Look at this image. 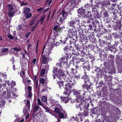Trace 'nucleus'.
Segmentation results:
<instances>
[{
    "label": "nucleus",
    "instance_id": "nucleus-5",
    "mask_svg": "<svg viewBox=\"0 0 122 122\" xmlns=\"http://www.w3.org/2000/svg\"><path fill=\"white\" fill-rule=\"evenodd\" d=\"M85 83L82 86L83 89L84 90H88L90 88V86L88 85V81H87L86 82L85 81V80L84 81Z\"/></svg>",
    "mask_w": 122,
    "mask_h": 122
},
{
    "label": "nucleus",
    "instance_id": "nucleus-15",
    "mask_svg": "<svg viewBox=\"0 0 122 122\" xmlns=\"http://www.w3.org/2000/svg\"><path fill=\"white\" fill-rule=\"evenodd\" d=\"M103 5H110V2L109 0H103Z\"/></svg>",
    "mask_w": 122,
    "mask_h": 122
},
{
    "label": "nucleus",
    "instance_id": "nucleus-41",
    "mask_svg": "<svg viewBox=\"0 0 122 122\" xmlns=\"http://www.w3.org/2000/svg\"><path fill=\"white\" fill-rule=\"evenodd\" d=\"M37 104L39 105H40L41 106H42L43 105L41 103V100L39 98H38L37 99Z\"/></svg>",
    "mask_w": 122,
    "mask_h": 122
},
{
    "label": "nucleus",
    "instance_id": "nucleus-46",
    "mask_svg": "<svg viewBox=\"0 0 122 122\" xmlns=\"http://www.w3.org/2000/svg\"><path fill=\"white\" fill-rule=\"evenodd\" d=\"M57 69L55 67H53V72L54 73H55L57 71Z\"/></svg>",
    "mask_w": 122,
    "mask_h": 122
},
{
    "label": "nucleus",
    "instance_id": "nucleus-54",
    "mask_svg": "<svg viewBox=\"0 0 122 122\" xmlns=\"http://www.w3.org/2000/svg\"><path fill=\"white\" fill-rule=\"evenodd\" d=\"M115 47H114V48H112V47H109V50L111 51V52H113V49H115Z\"/></svg>",
    "mask_w": 122,
    "mask_h": 122
},
{
    "label": "nucleus",
    "instance_id": "nucleus-8",
    "mask_svg": "<svg viewBox=\"0 0 122 122\" xmlns=\"http://www.w3.org/2000/svg\"><path fill=\"white\" fill-rule=\"evenodd\" d=\"M14 50V54L16 56H19L18 53L19 51L21 50V49L20 47H15L13 48Z\"/></svg>",
    "mask_w": 122,
    "mask_h": 122
},
{
    "label": "nucleus",
    "instance_id": "nucleus-55",
    "mask_svg": "<svg viewBox=\"0 0 122 122\" xmlns=\"http://www.w3.org/2000/svg\"><path fill=\"white\" fill-rule=\"evenodd\" d=\"M57 107H58L60 109H62V106L61 105H60L59 104H57L56 105Z\"/></svg>",
    "mask_w": 122,
    "mask_h": 122
},
{
    "label": "nucleus",
    "instance_id": "nucleus-1",
    "mask_svg": "<svg viewBox=\"0 0 122 122\" xmlns=\"http://www.w3.org/2000/svg\"><path fill=\"white\" fill-rule=\"evenodd\" d=\"M65 92L63 93L65 94H68L71 93V91H73L74 94L76 95L77 99H78L81 101V103L76 106L77 108H80L81 110L85 105V102L84 100V97H82L80 93L79 92L75 90L74 88L73 83H67L65 85Z\"/></svg>",
    "mask_w": 122,
    "mask_h": 122
},
{
    "label": "nucleus",
    "instance_id": "nucleus-35",
    "mask_svg": "<svg viewBox=\"0 0 122 122\" xmlns=\"http://www.w3.org/2000/svg\"><path fill=\"white\" fill-rule=\"evenodd\" d=\"M76 49L78 51H81V48L80 46L79 45H75Z\"/></svg>",
    "mask_w": 122,
    "mask_h": 122
},
{
    "label": "nucleus",
    "instance_id": "nucleus-18",
    "mask_svg": "<svg viewBox=\"0 0 122 122\" xmlns=\"http://www.w3.org/2000/svg\"><path fill=\"white\" fill-rule=\"evenodd\" d=\"M25 106L26 107H28V108L29 110H30V100L29 99H27L25 103Z\"/></svg>",
    "mask_w": 122,
    "mask_h": 122
},
{
    "label": "nucleus",
    "instance_id": "nucleus-27",
    "mask_svg": "<svg viewBox=\"0 0 122 122\" xmlns=\"http://www.w3.org/2000/svg\"><path fill=\"white\" fill-rule=\"evenodd\" d=\"M80 76L82 79H85L86 77V72H84V73H82L80 75Z\"/></svg>",
    "mask_w": 122,
    "mask_h": 122
},
{
    "label": "nucleus",
    "instance_id": "nucleus-21",
    "mask_svg": "<svg viewBox=\"0 0 122 122\" xmlns=\"http://www.w3.org/2000/svg\"><path fill=\"white\" fill-rule=\"evenodd\" d=\"M75 22L74 21L72 20L70 21L69 23V25L71 26L73 28H75Z\"/></svg>",
    "mask_w": 122,
    "mask_h": 122
},
{
    "label": "nucleus",
    "instance_id": "nucleus-38",
    "mask_svg": "<svg viewBox=\"0 0 122 122\" xmlns=\"http://www.w3.org/2000/svg\"><path fill=\"white\" fill-rule=\"evenodd\" d=\"M37 25V24H36V23L34 25L31 29V31H33L36 28Z\"/></svg>",
    "mask_w": 122,
    "mask_h": 122
},
{
    "label": "nucleus",
    "instance_id": "nucleus-11",
    "mask_svg": "<svg viewBox=\"0 0 122 122\" xmlns=\"http://www.w3.org/2000/svg\"><path fill=\"white\" fill-rule=\"evenodd\" d=\"M76 116V117H73V118L75 121H78V122H79L80 120L81 121H82V119L81 117V115L78 114Z\"/></svg>",
    "mask_w": 122,
    "mask_h": 122
},
{
    "label": "nucleus",
    "instance_id": "nucleus-57",
    "mask_svg": "<svg viewBox=\"0 0 122 122\" xmlns=\"http://www.w3.org/2000/svg\"><path fill=\"white\" fill-rule=\"evenodd\" d=\"M10 93V92H9L7 94V96L8 97H10L11 96Z\"/></svg>",
    "mask_w": 122,
    "mask_h": 122
},
{
    "label": "nucleus",
    "instance_id": "nucleus-34",
    "mask_svg": "<svg viewBox=\"0 0 122 122\" xmlns=\"http://www.w3.org/2000/svg\"><path fill=\"white\" fill-rule=\"evenodd\" d=\"M58 114L60 118L61 119L64 118V115L63 113L60 112Z\"/></svg>",
    "mask_w": 122,
    "mask_h": 122
},
{
    "label": "nucleus",
    "instance_id": "nucleus-4",
    "mask_svg": "<svg viewBox=\"0 0 122 122\" xmlns=\"http://www.w3.org/2000/svg\"><path fill=\"white\" fill-rule=\"evenodd\" d=\"M64 71L62 70H59L57 73L55 74L59 79H61V77L63 76L64 75Z\"/></svg>",
    "mask_w": 122,
    "mask_h": 122
},
{
    "label": "nucleus",
    "instance_id": "nucleus-30",
    "mask_svg": "<svg viewBox=\"0 0 122 122\" xmlns=\"http://www.w3.org/2000/svg\"><path fill=\"white\" fill-rule=\"evenodd\" d=\"M7 36L10 40L13 39L16 40L17 39L15 37H13V36L9 34L8 35H7Z\"/></svg>",
    "mask_w": 122,
    "mask_h": 122
},
{
    "label": "nucleus",
    "instance_id": "nucleus-16",
    "mask_svg": "<svg viewBox=\"0 0 122 122\" xmlns=\"http://www.w3.org/2000/svg\"><path fill=\"white\" fill-rule=\"evenodd\" d=\"M63 111V109H60L58 107H56L54 109V112L56 113H59Z\"/></svg>",
    "mask_w": 122,
    "mask_h": 122
},
{
    "label": "nucleus",
    "instance_id": "nucleus-36",
    "mask_svg": "<svg viewBox=\"0 0 122 122\" xmlns=\"http://www.w3.org/2000/svg\"><path fill=\"white\" fill-rule=\"evenodd\" d=\"M25 14V16L26 18H29L32 16V14L30 13H28Z\"/></svg>",
    "mask_w": 122,
    "mask_h": 122
},
{
    "label": "nucleus",
    "instance_id": "nucleus-50",
    "mask_svg": "<svg viewBox=\"0 0 122 122\" xmlns=\"http://www.w3.org/2000/svg\"><path fill=\"white\" fill-rule=\"evenodd\" d=\"M32 87L30 86H28L27 87V89L29 92H31L32 90Z\"/></svg>",
    "mask_w": 122,
    "mask_h": 122
},
{
    "label": "nucleus",
    "instance_id": "nucleus-49",
    "mask_svg": "<svg viewBox=\"0 0 122 122\" xmlns=\"http://www.w3.org/2000/svg\"><path fill=\"white\" fill-rule=\"evenodd\" d=\"M88 112L87 110H85L84 112V115L85 116H87L88 115Z\"/></svg>",
    "mask_w": 122,
    "mask_h": 122
},
{
    "label": "nucleus",
    "instance_id": "nucleus-14",
    "mask_svg": "<svg viewBox=\"0 0 122 122\" xmlns=\"http://www.w3.org/2000/svg\"><path fill=\"white\" fill-rule=\"evenodd\" d=\"M23 112L24 114V115L25 117L26 116L25 118L27 119L29 117V114L28 112L26 111L25 108H24L23 110Z\"/></svg>",
    "mask_w": 122,
    "mask_h": 122
},
{
    "label": "nucleus",
    "instance_id": "nucleus-25",
    "mask_svg": "<svg viewBox=\"0 0 122 122\" xmlns=\"http://www.w3.org/2000/svg\"><path fill=\"white\" fill-rule=\"evenodd\" d=\"M93 18H94L95 19L97 18H98V15L99 14L97 12H96L93 13Z\"/></svg>",
    "mask_w": 122,
    "mask_h": 122
},
{
    "label": "nucleus",
    "instance_id": "nucleus-53",
    "mask_svg": "<svg viewBox=\"0 0 122 122\" xmlns=\"http://www.w3.org/2000/svg\"><path fill=\"white\" fill-rule=\"evenodd\" d=\"M56 65L57 66H59L60 67H61L62 66L61 65V62H60V63H57L56 64Z\"/></svg>",
    "mask_w": 122,
    "mask_h": 122
},
{
    "label": "nucleus",
    "instance_id": "nucleus-32",
    "mask_svg": "<svg viewBox=\"0 0 122 122\" xmlns=\"http://www.w3.org/2000/svg\"><path fill=\"white\" fill-rule=\"evenodd\" d=\"M103 15L104 17H108L107 11H104L103 12Z\"/></svg>",
    "mask_w": 122,
    "mask_h": 122
},
{
    "label": "nucleus",
    "instance_id": "nucleus-44",
    "mask_svg": "<svg viewBox=\"0 0 122 122\" xmlns=\"http://www.w3.org/2000/svg\"><path fill=\"white\" fill-rule=\"evenodd\" d=\"M9 50V49L8 48H3L2 49V52H6L8 51Z\"/></svg>",
    "mask_w": 122,
    "mask_h": 122
},
{
    "label": "nucleus",
    "instance_id": "nucleus-22",
    "mask_svg": "<svg viewBox=\"0 0 122 122\" xmlns=\"http://www.w3.org/2000/svg\"><path fill=\"white\" fill-rule=\"evenodd\" d=\"M15 13L13 10L8 11V14L9 16L10 17H12L13 16Z\"/></svg>",
    "mask_w": 122,
    "mask_h": 122
},
{
    "label": "nucleus",
    "instance_id": "nucleus-26",
    "mask_svg": "<svg viewBox=\"0 0 122 122\" xmlns=\"http://www.w3.org/2000/svg\"><path fill=\"white\" fill-rule=\"evenodd\" d=\"M8 7V11L13 10V6L11 4H8L7 5Z\"/></svg>",
    "mask_w": 122,
    "mask_h": 122
},
{
    "label": "nucleus",
    "instance_id": "nucleus-2",
    "mask_svg": "<svg viewBox=\"0 0 122 122\" xmlns=\"http://www.w3.org/2000/svg\"><path fill=\"white\" fill-rule=\"evenodd\" d=\"M68 13L65 12L64 10L61 11L60 12V17L57 18V20L59 21L60 23H62L63 22V20L66 18V16L68 15Z\"/></svg>",
    "mask_w": 122,
    "mask_h": 122
},
{
    "label": "nucleus",
    "instance_id": "nucleus-28",
    "mask_svg": "<svg viewBox=\"0 0 122 122\" xmlns=\"http://www.w3.org/2000/svg\"><path fill=\"white\" fill-rule=\"evenodd\" d=\"M57 83L58 84L59 86L60 89H61L63 87V81H58L57 82Z\"/></svg>",
    "mask_w": 122,
    "mask_h": 122
},
{
    "label": "nucleus",
    "instance_id": "nucleus-60",
    "mask_svg": "<svg viewBox=\"0 0 122 122\" xmlns=\"http://www.w3.org/2000/svg\"><path fill=\"white\" fill-rule=\"evenodd\" d=\"M43 9L41 7L40 9H37V11H39V12H40L41 11H42Z\"/></svg>",
    "mask_w": 122,
    "mask_h": 122
},
{
    "label": "nucleus",
    "instance_id": "nucleus-31",
    "mask_svg": "<svg viewBox=\"0 0 122 122\" xmlns=\"http://www.w3.org/2000/svg\"><path fill=\"white\" fill-rule=\"evenodd\" d=\"M36 21V19H33L29 23V25L30 26H32L34 24Z\"/></svg>",
    "mask_w": 122,
    "mask_h": 122
},
{
    "label": "nucleus",
    "instance_id": "nucleus-17",
    "mask_svg": "<svg viewBox=\"0 0 122 122\" xmlns=\"http://www.w3.org/2000/svg\"><path fill=\"white\" fill-rule=\"evenodd\" d=\"M40 109V107L39 106L37 105H36L34 108L33 112H36L39 109Z\"/></svg>",
    "mask_w": 122,
    "mask_h": 122
},
{
    "label": "nucleus",
    "instance_id": "nucleus-51",
    "mask_svg": "<svg viewBox=\"0 0 122 122\" xmlns=\"http://www.w3.org/2000/svg\"><path fill=\"white\" fill-rule=\"evenodd\" d=\"M95 71L96 72H97V73H98L99 74H100L101 73L100 69L99 68H97L96 70Z\"/></svg>",
    "mask_w": 122,
    "mask_h": 122
},
{
    "label": "nucleus",
    "instance_id": "nucleus-7",
    "mask_svg": "<svg viewBox=\"0 0 122 122\" xmlns=\"http://www.w3.org/2000/svg\"><path fill=\"white\" fill-rule=\"evenodd\" d=\"M85 60L83 59V58L81 59L79 62V64H81V66H82L84 67H85V68H86V66H87L86 65L88 64V61H86L84 63H83V62Z\"/></svg>",
    "mask_w": 122,
    "mask_h": 122
},
{
    "label": "nucleus",
    "instance_id": "nucleus-12",
    "mask_svg": "<svg viewBox=\"0 0 122 122\" xmlns=\"http://www.w3.org/2000/svg\"><path fill=\"white\" fill-rule=\"evenodd\" d=\"M67 96L66 97H62L61 98V100L65 103H66L68 102L69 101V100L70 99L69 98V96L70 95L68 94H67Z\"/></svg>",
    "mask_w": 122,
    "mask_h": 122
},
{
    "label": "nucleus",
    "instance_id": "nucleus-61",
    "mask_svg": "<svg viewBox=\"0 0 122 122\" xmlns=\"http://www.w3.org/2000/svg\"><path fill=\"white\" fill-rule=\"evenodd\" d=\"M24 54H25V55H28V56H29V54L28 53L27 51H26V50H24Z\"/></svg>",
    "mask_w": 122,
    "mask_h": 122
},
{
    "label": "nucleus",
    "instance_id": "nucleus-9",
    "mask_svg": "<svg viewBox=\"0 0 122 122\" xmlns=\"http://www.w3.org/2000/svg\"><path fill=\"white\" fill-rule=\"evenodd\" d=\"M75 34V31L73 29L69 30L68 31V35L69 36V37L71 38Z\"/></svg>",
    "mask_w": 122,
    "mask_h": 122
},
{
    "label": "nucleus",
    "instance_id": "nucleus-63",
    "mask_svg": "<svg viewBox=\"0 0 122 122\" xmlns=\"http://www.w3.org/2000/svg\"><path fill=\"white\" fill-rule=\"evenodd\" d=\"M31 45H30V44H29L28 47V49H27V51H29V50L30 49V46Z\"/></svg>",
    "mask_w": 122,
    "mask_h": 122
},
{
    "label": "nucleus",
    "instance_id": "nucleus-29",
    "mask_svg": "<svg viewBox=\"0 0 122 122\" xmlns=\"http://www.w3.org/2000/svg\"><path fill=\"white\" fill-rule=\"evenodd\" d=\"M41 100L42 102H46L47 101V99L46 96H43L41 97Z\"/></svg>",
    "mask_w": 122,
    "mask_h": 122
},
{
    "label": "nucleus",
    "instance_id": "nucleus-20",
    "mask_svg": "<svg viewBox=\"0 0 122 122\" xmlns=\"http://www.w3.org/2000/svg\"><path fill=\"white\" fill-rule=\"evenodd\" d=\"M47 77H45V79H44L43 78H41L40 79L39 81L40 83L41 84H44L45 81H46L47 80Z\"/></svg>",
    "mask_w": 122,
    "mask_h": 122
},
{
    "label": "nucleus",
    "instance_id": "nucleus-10",
    "mask_svg": "<svg viewBox=\"0 0 122 122\" xmlns=\"http://www.w3.org/2000/svg\"><path fill=\"white\" fill-rule=\"evenodd\" d=\"M83 17L89 18L90 20H92L93 19V18L91 15V12L90 11H88L87 13L86 12Z\"/></svg>",
    "mask_w": 122,
    "mask_h": 122
},
{
    "label": "nucleus",
    "instance_id": "nucleus-45",
    "mask_svg": "<svg viewBox=\"0 0 122 122\" xmlns=\"http://www.w3.org/2000/svg\"><path fill=\"white\" fill-rule=\"evenodd\" d=\"M108 57L109 58H111L112 60L113 59L114 57V55H113L111 54H109V55Z\"/></svg>",
    "mask_w": 122,
    "mask_h": 122
},
{
    "label": "nucleus",
    "instance_id": "nucleus-64",
    "mask_svg": "<svg viewBox=\"0 0 122 122\" xmlns=\"http://www.w3.org/2000/svg\"><path fill=\"white\" fill-rule=\"evenodd\" d=\"M72 54L73 55L74 54L75 55L76 54V53L75 52V50H72Z\"/></svg>",
    "mask_w": 122,
    "mask_h": 122
},
{
    "label": "nucleus",
    "instance_id": "nucleus-52",
    "mask_svg": "<svg viewBox=\"0 0 122 122\" xmlns=\"http://www.w3.org/2000/svg\"><path fill=\"white\" fill-rule=\"evenodd\" d=\"M90 5L88 4V3H87L86 5H84L85 8V9H86L87 8V7H88L90 6Z\"/></svg>",
    "mask_w": 122,
    "mask_h": 122
},
{
    "label": "nucleus",
    "instance_id": "nucleus-40",
    "mask_svg": "<svg viewBox=\"0 0 122 122\" xmlns=\"http://www.w3.org/2000/svg\"><path fill=\"white\" fill-rule=\"evenodd\" d=\"M15 85L16 83L15 82L13 81H12V82L11 83V87H13Z\"/></svg>",
    "mask_w": 122,
    "mask_h": 122
},
{
    "label": "nucleus",
    "instance_id": "nucleus-23",
    "mask_svg": "<svg viewBox=\"0 0 122 122\" xmlns=\"http://www.w3.org/2000/svg\"><path fill=\"white\" fill-rule=\"evenodd\" d=\"M30 11V8L25 7L24 9L23 13L24 14H26L28 13Z\"/></svg>",
    "mask_w": 122,
    "mask_h": 122
},
{
    "label": "nucleus",
    "instance_id": "nucleus-24",
    "mask_svg": "<svg viewBox=\"0 0 122 122\" xmlns=\"http://www.w3.org/2000/svg\"><path fill=\"white\" fill-rule=\"evenodd\" d=\"M42 62L43 63L46 64L47 62V58L45 56H43L42 58Z\"/></svg>",
    "mask_w": 122,
    "mask_h": 122
},
{
    "label": "nucleus",
    "instance_id": "nucleus-48",
    "mask_svg": "<svg viewBox=\"0 0 122 122\" xmlns=\"http://www.w3.org/2000/svg\"><path fill=\"white\" fill-rule=\"evenodd\" d=\"M61 64V65H66V62L65 61H61L60 62Z\"/></svg>",
    "mask_w": 122,
    "mask_h": 122
},
{
    "label": "nucleus",
    "instance_id": "nucleus-47",
    "mask_svg": "<svg viewBox=\"0 0 122 122\" xmlns=\"http://www.w3.org/2000/svg\"><path fill=\"white\" fill-rule=\"evenodd\" d=\"M21 28V25H19L16 28L17 30H20Z\"/></svg>",
    "mask_w": 122,
    "mask_h": 122
},
{
    "label": "nucleus",
    "instance_id": "nucleus-13",
    "mask_svg": "<svg viewBox=\"0 0 122 122\" xmlns=\"http://www.w3.org/2000/svg\"><path fill=\"white\" fill-rule=\"evenodd\" d=\"M51 40L53 41V42L51 43L49 42L47 44V46L48 47V49H51L52 48L54 47V40L53 39H51Z\"/></svg>",
    "mask_w": 122,
    "mask_h": 122
},
{
    "label": "nucleus",
    "instance_id": "nucleus-59",
    "mask_svg": "<svg viewBox=\"0 0 122 122\" xmlns=\"http://www.w3.org/2000/svg\"><path fill=\"white\" fill-rule=\"evenodd\" d=\"M65 56H64V57H62V58H61V59L60 60L61 61H64L65 60Z\"/></svg>",
    "mask_w": 122,
    "mask_h": 122
},
{
    "label": "nucleus",
    "instance_id": "nucleus-3",
    "mask_svg": "<svg viewBox=\"0 0 122 122\" xmlns=\"http://www.w3.org/2000/svg\"><path fill=\"white\" fill-rule=\"evenodd\" d=\"M53 30L56 32L60 33L62 31L63 27H61L57 25H56L54 27Z\"/></svg>",
    "mask_w": 122,
    "mask_h": 122
},
{
    "label": "nucleus",
    "instance_id": "nucleus-37",
    "mask_svg": "<svg viewBox=\"0 0 122 122\" xmlns=\"http://www.w3.org/2000/svg\"><path fill=\"white\" fill-rule=\"evenodd\" d=\"M38 62V60H36V58H34L32 62V64L33 65H34L36 63H37Z\"/></svg>",
    "mask_w": 122,
    "mask_h": 122
},
{
    "label": "nucleus",
    "instance_id": "nucleus-62",
    "mask_svg": "<svg viewBox=\"0 0 122 122\" xmlns=\"http://www.w3.org/2000/svg\"><path fill=\"white\" fill-rule=\"evenodd\" d=\"M65 54L66 56H65L66 57V59H67L68 58L69 54L67 53H66Z\"/></svg>",
    "mask_w": 122,
    "mask_h": 122
},
{
    "label": "nucleus",
    "instance_id": "nucleus-42",
    "mask_svg": "<svg viewBox=\"0 0 122 122\" xmlns=\"http://www.w3.org/2000/svg\"><path fill=\"white\" fill-rule=\"evenodd\" d=\"M45 70L44 69H42L41 70V72L40 75L41 76H43L45 74Z\"/></svg>",
    "mask_w": 122,
    "mask_h": 122
},
{
    "label": "nucleus",
    "instance_id": "nucleus-33",
    "mask_svg": "<svg viewBox=\"0 0 122 122\" xmlns=\"http://www.w3.org/2000/svg\"><path fill=\"white\" fill-rule=\"evenodd\" d=\"M92 5H91V7L92 8V11L93 13L96 12H97V9L95 7H94L93 6L92 4Z\"/></svg>",
    "mask_w": 122,
    "mask_h": 122
},
{
    "label": "nucleus",
    "instance_id": "nucleus-43",
    "mask_svg": "<svg viewBox=\"0 0 122 122\" xmlns=\"http://www.w3.org/2000/svg\"><path fill=\"white\" fill-rule=\"evenodd\" d=\"M28 97L30 99H31L32 96V94L31 92H29L28 93Z\"/></svg>",
    "mask_w": 122,
    "mask_h": 122
},
{
    "label": "nucleus",
    "instance_id": "nucleus-6",
    "mask_svg": "<svg viewBox=\"0 0 122 122\" xmlns=\"http://www.w3.org/2000/svg\"><path fill=\"white\" fill-rule=\"evenodd\" d=\"M78 13L81 15V16L83 17L85 13V10L82 7L79 8L77 10Z\"/></svg>",
    "mask_w": 122,
    "mask_h": 122
},
{
    "label": "nucleus",
    "instance_id": "nucleus-56",
    "mask_svg": "<svg viewBox=\"0 0 122 122\" xmlns=\"http://www.w3.org/2000/svg\"><path fill=\"white\" fill-rule=\"evenodd\" d=\"M30 32H28L25 35V36L26 38H27L29 36L30 34Z\"/></svg>",
    "mask_w": 122,
    "mask_h": 122
},
{
    "label": "nucleus",
    "instance_id": "nucleus-39",
    "mask_svg": "<svg viewBox=\"0 0 122 122\" xmlns=\"http://www.w3.org/2000/svg\"><path fill=\"white\" fill-rule=\"evenodd\" d=\"M45 18V16H42L40 18V21H41V24H42L43 22L44 21V20Z\"/></svg>",
    "mask_w": 122,
    "mask_h": 122
},
{
    "label": "nucleus",
    "instance_id": "nucleus-19",
    "mask_svg": "<svg viewBox=\"0 0 122 122\" xmlns=\"http://www.w3.org/2000/svg\"><path fill=\"white\" fill-rule=\"evenodd\" d=\"M20 75L23 79H26L25 72L23 70H22L21 71L20 73Z\"/></svg>",
    "mask_w": 122,
    "mask_h": 122
},
{
    "label": "nucleus",
    "instance_id": "nucleus-58",
    "mask_svg": "<svg viewBox=\"0 0 122 122\" xmlns=\"http://www.w3.org/2000/svg\"><path fill=\"white\" fill-rule=\"evenodd\" d=\"M13 48H12L11 49V50H10V52H9V53L10 54H14V52H13L12 51V50L13 49Z\"/></svg>",
    "mask_w": 122,
    "mask_h": 122
}]
</instances>
